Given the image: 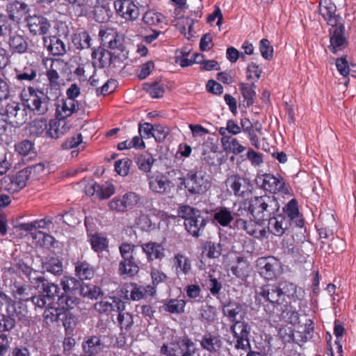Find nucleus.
<instances>
[{"mask_svg":"<svg viewBox=\"0 0 356 356\" xmlns=\"http://www.w3.org/2000/svg\"><path fill=\"white\" fill-rule=\"evenodd\" d=\"M90 36L86 31H81L73 35L72 42L74 46L79 50L89 48L90 46Z\"/></svg>","mask_w":356,"mask_h":356,"instance_id":"obj_42","label":"nucleus"},{"mask_svg":"<svg viewBox=\"0 0 356 356\" xmlns=\"http://www.w3.org/2000/svg\"><path fill=\"white\" fill-rule=\"evenodd\" d=\"M154 158L151 155H140L136 159V164L140 170L145 172H150L151 168L154 162Z\"/></svg>","mask_w":356,"mask_h":356,"instance_id":"obj_56","label":"nucleus"},{"mask_svg":"<svg viewBox=\"0 0 356 356\" xmlns=\"http://www.w3.org/2000/svg\"><path fill=\"white\" fill-rule=\"evenodd\" d=\"M254 298L256 303L264 307L267 316L275 321L283 306V296L279 284L263 285L256 291Z\"/></svg>","mask_w":356,"mask_h":356,"instance_id":"obj_1","label":"nucleus"},{"mask_svg":"<svg viewBox=\"0 0 356 356\" xmlns=\"http://www.w3.org/2000/svg\"><path fill=\"white\" fill-rule=\"evenodd\" d=\"M83 350L85 354L97 355L102 352L104 345L99 337L92 336L83 342Z\"/></svg>","mask_w":356,"mask_h":356,"instance_id":"obj_36","label":"nucleus"},{"mask_svg":"<svg viewBox=\"0 0 356 356\" xmlns=\"http://www.w3.org/2000/svg\"><path fill=\"white\" fill-rule=\"evenodd\" d=\"M114 7L118 14L126 19H136L140 14L138 7L131 0H115Z\"/></svg>","mask_w":356,"mask_h":356,"instance_id":"obj_19","label":"nucleus"},{"mask_svg":"<svg viewBox=\"0 0 356 356\" xmlns=\"http://www.w3.org/2000/svg\"><path fill=\"white\" fill-rule=\"evenodd\" d=\"M179 353L181 356H193L196 348L195 343L188 339H184L179 346Z\"/></svg>","mask_w":356,"mask_h":356,"instance_id":"obj_63","label":"nucleus"},{"mask_svg":"<svg viewBox=\"0 0 356 356\" xmlns=\"http://www.w3.org/2000/svg\"><path fill=\"white\" fill-rule=\"evenodd\" d=\"M200 343L202 348L209 352L211 355L220 356L223 347V342L220 336L207 332L202 336Z\"/></svg>","mask_w":356,"mask_h":356,"instance_id":"obj_18","label":"nucleus"},{"mask_svg":"<svg viewBox=\"0 0 356 356\" xmlns=\"http://www.w3.org/2000/svg\"><path fill=\"white\" fill-rule=\"evenodd\" d=\"M318 11L328 26L334 28L341 24V17L337 14V6L332 0H320Z\"/></svg>","mask_w":356,"mask_h":356,"instance_id":"obj_14","label":"nucleus"},{"mask_svg":"<svg viewBox=\"0 0 356 356\" xmlns=\"http://www.w3.org/2000/svg\"><path fill=\"white\" fill-rule=\"evenodd\" d=\"M70 129L65 120L58 118L51 120L47 125L45 132L47 137L52 139H58L64 136Z\"/></svg>","mask_w":356,"mask_h":356,"instance_id":"obj_25","label":"nucleus"},{"mask_svg":"<svg viewBox=\"0 0 356 356\" xmlns=\"http://www.w3.org/2000/svg\"><path fill=\"white\" fill-rule=\"evenodd\" d=\"M44 46L54 56H63L66 53V47L63 40L56 35L44 36Z\"/></svg>","mask_w":356,"mask_h":356,"instance_id":"obj_27","label":"nucleus"},{"mask_svg":"<svg viewBox=\"0 0 356 356\" xmlns=\"http://www.w3.org/2000/svg\"><path fill=\"white\" fill-rule=\"evenodd\" d=\"M66 65V63L61 59H54L51 61L49 69L47 71V76L49 81V86L47 90L52 92V97L57 99L60 95L59 84V72Z\"/></svg>","mask_w":356,"mask_h":356,"instance_id":"obj_13","label":"nucleus"},{"mask_svg":"<svg viewBox=\"0 0 356 356\" xmlns=\"http://www.w3.org/2000/svg\"><path fill=\"white\" fill-rule=\"evenodd\" d=\"M9 46L14 52L24 54L26 52L29 47L27 38L14 32L9 37Z\"/></svg>","mask_w":356,"mask_h":356,"instance_id":"obj_35","label":"nucleus"},{"mask_svg":"<svg viewBox=\"0 0 356 356\" xmlns=\"http://www.w3.org/2000/svg\"><path fill=\"white\" fill-rule=\"evenodd\" d=\"M259 45L261 56L267 60H271L273 58L274 49L270 42L266 38H263L259 41Z\"/></svg>","mask_w":356,"mask_h":356,"instance_id":"obj_52","label":"nucleus"},{"mask_svg":"<svg viewBox=\"0 0 356 356\" xmlns=\"http://www.w3.org/2000/svg\"><path fill=\"white\" fill-rule=\"evenodd\" d=\"M136 246L131 243H123L120 246V252L122 261L136 259L134 257Z\"/></svg>","mask_w":356,"mask_h":356,"instance_id":"obj_59","label":"nucleus"},{"mask_svg":"<svg viewBox=\"0 0 356 356\" xmlns=\"http://www.w3.org/2000/svg\"><path fill=\"white\" fill-rule=\"evenodd\" d=\"M330 45L328 48L333 54L344 49L347 45V40L345 37V27L343 24L334 26L330 29Z\"/></svg>","mask_w":356,"mask_h":356,"instance_id":"obj_15","label":"nucleus"},{"mask_svg":"<svg viewBox=\"0 0 356 356\" xmlns=\"http://www.w3.org/2000/svg\"><path fill=\"white\" fill-rule=\"evenodd\" d=\"M138 264L139 262L136 259L121 261L119 264V274L124 277H133L139 271Z\"/></svg>","mask_w":356,"mask_h":356,"instance_id":"obj_37","label":"nucleus"},{"mask_svg":"<svg viewBox=\"0 0 356 356\" xmlns=\"http://www.w3.org/2000/svg\"><path fill=\"white\" fill-rule=\"evenodd\" d=\"M227 187L236 197L245 198L248 197L252 191V185L250 180L239 175L229 176L225 181Z\"/></svg>","mask_w":356,"mask_h":356,"instance_id":"obj_12","label":"nucleus"},{"mask_svg":"<svg viewBox=\"0 0 356 356\" xmlns=\"http://www.w3.org/2000/svg\"><path fill=\"white\" fill-rule=\"evenodd\" d=\"M259 273L266 280H273L282 273V264L275 257H260L257 261Z\"/></svg>","mask_w":356,"mask_h":356,"instance_id":"obj_9","label":"nucleus"},{"mask_svg":"<svg viewBox=\"0 0 356 356\" xmlns=\"http://www.w3.org/2000/svg\"><path fill=\"white\" fill-rule=\"evenodd\" d=\"M113 67H118L128 58V51L124 46L113 51H111Z\"/></svg>","mask_w":356,"mask_h":356,"instance_id":"obj_61","label":"nucleus"},{"mask_svg":"<svg viewBox=\"0 0 356 356\" xmlns=\"http://www.w3.org/2000/svg\"><path fill=\"white\" fill-rule=\"evenodd\" d=\"M102 293L101 289L95 285H82L80 291V295L90 299H97Z\"/></svg>","mask_w":356,"mask_h":356,"instance_id":"obj_57","label":"nucleus"},{"mask_svg":"<svg viewBox=\"0 0 356 356\" xmlns=\"http://www.w3.org/2000/svg\"><path fill=\"white\" fill-rule=\"evenodd\" d=\"M29 11V6L24 2L15 1L10 3L7 6V12L9 19L17 24L19 23L22 19L26 20L28 18L26 15Z\"/></svg>","mask_w":356,"mask_h":356,"instance_id":"obj_26","label":"nucleus"},{"mask_svg":"<svg viewBox=\"0 0 356 356\" xmlns=\"http://www.w3.org/2000/svg\"><path fill=\"white\" fill-rule=\"evenodd\" d=\"M149 187L151 191L158 193H169L172 188H175V184L168 180L161 174H154L147 175Z\"/></svg>","mask_w":356,"mask_h":356,"instance_id":"obj_20","label":"nucleus"},{"mask_svg":"<svg viewBox=\"0 0 356 356\" xmlns=\"http://www.w3.org/2000/svg\"><path fill=\"white\" fill-rule=\"evenodd\" d=\"M230 330L232 334H234V332H236L238 336L249 337L251 328L248 323L242 321L240 322L236 321L235 323H233Z\"/></svg>","mask_w":356,"mask_h":356,"instance_id":"obj_54","label":"nucleus"},{"mask_svg":"<svg viewBox=\"0 0 356 356\" xmlns=\"http://www.w3.org/2000/svg\"><path fill=\"white\" fill-rule=\"evenodd\" d=\"M222 252V247L219 243H215L211 241H208L204 243V252L209 258H218L220 256Z\"/></svg>","mask_w":356,"mask_h":356,"instance_id":"obj_47","label":"nucleus"},{"mask_svg":"<svg viewBox=\"0 0 356 356\" xmlns=\"http://www.w3.org/2000/svg\"><path fill=\"white\" fill-rule=\"evenodd\" d=\"M131 163L132 161L129 159L119 160L115 163V170L118 175L126 176L129 173Z\"/></svg>","mask_w":356,"mask_h":356,"instance_id":"obj_64","label":"nucleus"},{"mask_svg":"<svg viewBox=\"0 0 356 356\" xmlns=\"http://www.w3.org/2000/svg\"><path fill=\"white\" fill-rule=\"evenodd\" d=\"M26 22L30 32L33 35H45L50 27L49 21L41 15L29 16Z\"/></svg>","mask_w":356,"mask_h":356,"instance_id":"obj_24","label":"nucleus"},{"mask_svg":"<svg viewBox=\"0 0 356 356\" xmlns=\"http://www.w3.org/2000/svg\"><path fill=\"white\" fill-rule=\"evenodd\" d=\"M29 97L24 99V104L34 114L38 115H45L50 110H53L52 102L56 99L52 97V92L47 90L45 95L43 92L35 90L32 87L29 88Z\"/></svg>","mask_w":356,"mask_h":356,"instance_id":"obj_6","label":"nucleus"},{"mask_svg":"<svg viewBox=\"0 0 356 356\" xmlns=\"http://www.w3.org/2000/svg\"><path fill=\"white\" fill-rule=\"evenodd\" d=\"M92 58L95 65L99 67L110 66L113 64L112 56L111 51L103 47H99L95 49L92 53Z\"/></svg>","mask_w":356,"mask_h":356,"instance_id":"obj_33","label":"nucleus"},{"mask_svg":"<svg viewBox=\"0 0 356 356\" xmlns=\"http://www.w3.org/2000/svg\"><path fill=\"white\" fill-rule=\"evenodd\" d=\"M238 86L241 93L244 99V102L246 103V106H251L254 103V99L256 97L254 84L241 82L238 83Z\"/></svg>","mask_w":356,"mask_h":356,"instance_id":"obj_39","label":"nucleus"},{"mask_svg":"<svg viewBox=\"0 0 356 356\" xmlns=\"http://www.w3.org/2000/svg\"><path fill=\"white\" fill-rule=\"evenodd\" d=\"M163 18V17L161 13L154 12V10H149L144 14L143 21L147 25L155 26L160 24Z\"/></svg>","mask_w":356,"mask_h":356,"instance_id":"obj_58","label":"nucleus"},{"mask_svg":"<svg viewBox=\"0 0 356 356\" xmlns=\"http://www.w3.org/2000/svg\"><path fill=\"white\" fill-rule=\"evenodd\" d=\"M15 318L18 321L27 323L30 321L27 306L22 302L6 307L5 312L0 313V332L12 331L16 326Z\"/></svg>","mask_w":356,"mask_h":356,"instance_id":"obj_5","label":"nucleus"},{"mask_svg":"<svg viewBox=\"0 0 356 356\" xmlns=\"http://www.w3.org/2000/svg\"><path fill=\"white\" fill-rule=\"evenodd\" d=\"M223 149L226 152H232L234 154H239L245 150V147L240 144L236 138H225L221 140Z\"/></svg>","mask_w":356,"mask_h":356,"instance_id":"obj_41","label":"nucleus"},{"mask_svg":"<svg viewBox=\"0 0 356 356\" xmlns=\"http://www.w3.org/2000/svg\"><path fill=\"white\" fill-rule=\"evenodd\" d=\"M94 309L101 314L108 315L113 311L125 310V302L116 297H111L109 300H101L94 305Z\"/></svg>","mask_w":356,"mask_h":356,"instance_id":"obj_23","label":"nucleus"},{"mask_svg":"<svg viewBox=\"0 0 356 356\" xmlns=\"http://www.w3.org/2000/svg\"><path fill=\"white\" fill-rule=\"evenodd\" d=\"M43 309H44L43 318L47 323L60 321L66 316V312L60 306L55 307L54 305H50Z\"/></svg>","mask_w":356,"mask_h":356,"instance_id":"obj_31","label":"nucleus"},{"mask_svg":"<svg viewBox=\"0 0 356 356\" xmlns=\"http://www.w3.org/2000/svg\"><path fill=\"white\" fill-rule=\"evenodd\" d=\"M42 168L41 164L30 165L15 175H6L1 179V188L11 193H17L26 186L27 181L33 174Z\"/></svg>","mask_w":356,"mask_h":356,"instance_id":"obj_7","label":"nucleus"},{"mask_svg":"<svg viewBox=\"0 0 356 356\" xmlns=\"http://www.w3.org/2000/svg\"><path fill=\"white\" fill-rule=\"evenodd\" d=\"M267 220H268V232L277 236H282L291 225L289 218L283 215L270 216Z\"/></svg>","mask_w":356,"mask_h":356,"instance_id":"obj_22","label":"nucleus"},{"mask_svg":"<svg viewBox=\"0 0 356 356\" xmlns=\"http://www.w3.org/2000/svg\"><path fill=\"white\" fill-rule=\"evenodd\" d=\"M75 270L77 276L82 280L91 279L95 273L93 268L86 262H78Z\"/></svg>","mask_w":356,"mask_h":356,"instance_id":"obj_45","label":"nucleus"},{"mask_svg":"<svg viewBox=\"0 0 356 356\" xmlns=\"http://www.w3.org/2000/svg\"><path fill=\"white\" fill-rule=\"evenodd\" d=\"M222 312L232 324L236 321H242L246 314L243 306L235 301H229L224 304Z\"/></svg>","mask_w":356,"mask_h":356,"instance_id":"obj_21","label":"nucleus"},{"mask_svg":"<svg viewBox=\"0 0 356 356\" xmlns=\"http://www.w3.org/2000/svg\"><path fill=\"white\" fill-rule=\"evenodd\" d=\"M10 292L14 298L19 300V302L32 301L34 296L32 294V288L31 286L15 282L10 286Z\"/></svg>","mask_w":356,"mask_h":356,"instance_id":"obj_28","label":"nucleus"},{"mask_svg":"<svg viewBox=\"0 0 356 356\" xmlns=\"http://www.w3.org/2000/svg\"><path fill=\"white\" fill-rule=\"evenodd\" d=\"M118 322L121 329L129 330L134 324V318L132 314L124 310L118 309Z\"/></svg>","mask_w":356,"mask_h":356,"instance_id":"obj_50","label":"nucleus"},{"mask_svg":"<svg viewBox=\"0 0 356 356\" xmlns=\"http://www.w3.org/2000/svg\"><path fill=\"white\" fill-rule=\"evenodd\" d=\"M141 248L149 261L161 259L164 257V248L161 243L148 242L143 243Z\"/></svg>","mask_w":356,"mask_h":356,"instance_id":"obj_29","label":"nucleus"},{"mask_svg":"<svg viewBox=\"0 0 356 356\" xmlns=\"http://www.w3.org/2000/svg\"><path fill=\"white\" fill-rule=\"evenodd\" d=\"M213 220L222 227H227L234 220V215L229 208L217 207L213 213Z\"/></svg>","mask_w":356,"mask_h":356,"instance_id":"obj_34","label":"nucleus"},{"mask_svg":"<svg viewBox=\"0 0 356 356\" xmlns=\"http://www.w3.org/2000/svg\"><path fill=\"white\" fill-rule=\"evenodd\" d=\"M47 121L45 118L34 120L30 126V133L33 136H39L42 135L44 131L47 130Z\"/></svg>","mask_w":356,"mask_h":356,"instance_id":"obj_51","label":"nucleus"},{"mask_svg":"<svg viewBox=\"0 0 356 356\" xmlns=\"http://www.w3.org/2000/svg\"><path fill=\"white\" fill-rule=\"evenodd\" d=\"M122 197L126 209H132L140 202V197L134 192H128Z\"/></svg>","mask_w":356,"mask_h":356,"instance_id":"obj_62","label":"nucleus"},{"mask_svg":"<svg viewBox=\"0 0 356 356\" xmlns=\"http://www.w3.org/2000/svg\"><path fill=\"white\" fill-rule=\"evenodd\" d=\"M279 286L282 296H283V305L288 302L286 301V298H288L291 300V302H298L299 311H301L302 307H306L305 293L302 288L290 282L280 283Z\"/></svg>","mask_w":356,"mask_h":356,"instance_id":"obj_11","label":"nucleus"},{"mask_svg":"<svg viewBox=\"0 0 356 356\" xmlns=\"http://www.w3.org/2000/svg\"><path fill=\"white\" fill-rule=\"evenodd\" d=\"M56 116L58 118L65 119L71 116L74 113L77 112L80 108V104L77 100L68 99H56Z\"/></svg>","mask_w":356,"mask_h":356,"instance_id":"obj_16","label":"nucleus"},{"mask_svg":"<svg viewBox=\"0 0 356 356\" xmlns=\"http://www.w3.org/2000/svg\"><path fill=\"white\" fill-rule=\"evenodd\" d=\"M61 286L64 291L63 293L80 294L82 283L74 277L65 276L61 280Z\"/></svg>","mask_w":356,"mask_h":356,"instance_id":"obj_38","label":"nucleus"},{"mask_svg":"<svg viewBox=\"0 0 356 356\" xmlns=\"http://www.w3.org/2000/svg\"><path fill=\"white\" fill-rule=\"evenodd\" d=\"M276 318L286 319L288 323L292 325L300 323V314L298 311L292 305V302H286L282 307V310Z\"/></svg>","mask_w":356,"mask_h":356,"instance_id":"obj_32","label":"nucleus"},{"mask_svg":"<svg viewBox=\"0 0 356 356\" xmlns=\"http://www.w3.org/2000/svg\"><path fill=\"white\" fill-rule=\"evenodd\" d=\"M77 293H63L58 296V305L61 308H63L64 311L74 309L76 307L80 302V299L76 296Z\"/></svg>","mask_w":356,"mask_h":356,"instance_id":"obj_40","label":"nucleus"},{"mask_svg":"<svg viewBox=\"0 0 356 356\" xmlns=\"http://www.w3.org/2000/svg\"><path fill=\"white\" fill-rule=\"evenodd\" d=\"M202 160L210 166H216L221 164L220 154L213 149H205L202 153Z\"/></svg>","mask_w":356,"mask_h":356,"instance_id":"obj_53","label":"nucleus"},{"mask_svg":"<svg viewBox=\"0 0 356 356\" xmlns=\"http://www.w3.org/2000/svg\"><path fill=\"white\" fill-rule=\"evenodd\" d=\"M31 284L35 289L42 292L32 298V302L36 307L43 309L47 305H54L56 298L60 296L59 286L49 282L43 275L40 277H32Z\"/></svg>","mask_w":356,"mask_h":356,"instance_id":"obj_3","label":"nucleus"},{"mask_svg":"<svg viewBox=\"0 0 356 356\" xmlns=\"http://www.w3.org/2000/svg\"><path fill=\"white\" fill-rule=\"evenodd\" d=\"M43 268L54 275H60L63 272L62 263L57 259L51 258L43 264Z\"/></svg>","mask_w":356,"mask_h":356,"instance_id":"obj_55","label":"nucleus"},{"mask_svg":"<svg viewBox=\"0 0 356 356\" xmlns=\"http://www.w3.org/2000/svg\"><path fill=\"white\" fill-rule=\"evenodd\" d=\"M179 216L184 220V225L186 232L195 238L203 234L209 222L208 218L200 210L187 205L179 207Z\"/></svg>","mask_w":356,"mask_h":356,"instance_id":"obj_4","label":"nucleus"},{"mask_svg":"<svg viewBox=\"0 0 356 356\" xmlns=\"http://www.w3.org/2000/svg\"><path fill=\"white\" fill-rule=\"evenodd\" d=\"M201 318L204 321L213 322L217 318L216 307L212 305H207L202 308Z\"/></svg>","mask_w":356,"mask_h":356,"instance_id":"obj_60","label":"nucleus"},{"mask_svg":"<svg viewBox=\"0 0 356 356\" xmlns=\"http://www.w3.org/2000/svg\"><path fill=\"white\" fill-rule=\"evenodd\" d=\"M279 209V202L273 195L254 196L248 202V212L258 220H267Z\"/></svg>","mask_w":356,"mask_h":356,"instance_id":"obj_2","label":"nucleus"},{"mask_svg":"<svg viewBox=\"0 0 356 356\" xmlns=\"http://www.w3.org/2000/svg\"><path fill=\"white\" fill-rule=\"evenodd\" d=\"M181 180V184L191 195H200L205 193L211 186V182L205 172L191 170Z\"/></svg>","mask_w":356,"mask_h":356,"instance_id":"obj_8","label":"nucleus"},{"mask_svg":"<svg viewBox=\"0 0 356 356\" xmlns=\"http://www.w3.org/2000/svg\"><path fill=\"white\" fill-rule=\"evenodd\" d=\"M232 273L238 278L245 280L250 273V265L241 258H238L237 264L231 268Z\"/></svg>","mask_w":356,"mask_h":356,"instance_id":"obj_43","label":"nucleus"},{"mask_svg":"<svg viewBox=\"0 0 356 356\" xmlns=\"http://www.w3.org/2000/svg\"><path fill=\"white\" fill-rule=\"evenodd\" d=\"M148 292H149L151 295H153L155 291L154 288L149 285H148L147 287H145L143 286H138L137 284H134L133 286V289L131 291L130 298L133 300H139L143 298Z\"/></svg>","mask_w":356,"mask_h":356,"instance_id":"obj_48","label":"nucleus"},{"mask_svg":"<svg viewBox=\"0 0 356 356\" xmlns=\"http://www.w3.org/2000/svg\"><path fill=\"white\" fill-rule=\"evenodd\" d=\"M261 188L271 193L279 192L286 194L289 191L286 187V183L281 176L275 177L271 174H264L262 175Z\"/></svg>","mask_w":356,"mask_h":356,"instance_id":"obj_17","label":"nucleus"},{"mask_svg":"<svg viewBox=\"0 0 356 356\" xmlns=\"http://www.w3.org/2000/svg\"><path fill=\"white\" fill-rule=\"evenodd\" d=\"M256 220H245L242 218H236L234 222V226L238 230L245 231L250 236H252V234H255L254 232V226H257Z\"/></svg>","mask_w":356,"mask_h":356,"instance_id":"obj_49","label":"nucleus"},{"mask_svg":"<svg viewBox=\"0 0 356 356\" xmlns=\"http://www.w3.org/2000/svg\"><path fill=\"white\" fill-rule=\"evenodd\" d=\"M284 211L289 218V222H295L296 225L298 227H302L304 226V220L300 215L298 202L296 199H291L286 205Z\"/></svg>","mask_w":356,"mask_h":356,"instance_id":"obj_30","label":"nucleus"},{"mask_svg":"<svg viewBox=\"0 0 356 356\" xmlns=\"http://www.w3.org/2000/svg\"><path fill=\"white\" fill-rule=\"evenodd\" d=\"M87 194L88 195H94L95 193H97V195L102 199H107L114 193L113 186L108 187V188L104 191L99 184L96 183L89 185L87 187L86 191Z\"/></svg>","mask_w":356,"mask_h":356,"instance_id":"obj_46","label":"nucleus"},{"mask_svg":"<svg viewBox=\"0 0 356 356\" xmlns=\"http://www.w3.org/2000/svg\"><path fill=\"white\" fill-rule=\"evenodd\" d=\"M193 24L194 20L192 18L179 17V26H181L179 27V32L188 40L194 38Z\"/></svg>","mask_w":356,"mask_h":356,"instance_id":"obj_44","label":"nucleus"},{"mask_svg":"<svg viewBox=\"0 0 356 356\" xmlns=\"http://www.w3.org/2000/svg\"><path fill=\"white\" fill-rule=\"evenodd\" d=\"M0 115L4 117L6 120L13 127L22 125L27 120L25 104L22 105L16 102L8 103Z\"/></svg>","mask_w":356,"mask_h":356,"instance_id":"obj_10","label":"nucleus"}]
</instances>
